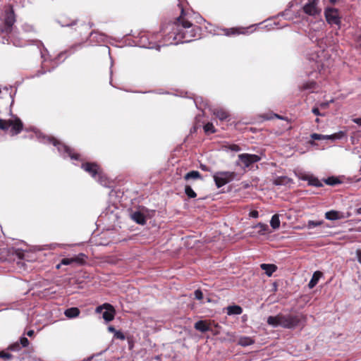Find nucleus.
Listing matches in <instances>:
<instances>
[{
    "label": "nucleus",
    "instance_id": "nucleus-1",
    "mask_svg": "<svg viewBox=\"0 0 361 361\" xmlns=\"http://www.w3.org/2000/svg\"><path fill=\"white\" fill-rule=\"evenodd\" d=\"M188 18L184 9L181 8L180 15L173 22L164 25L161 29V35L163 39V45L178 44L179 34L184 32L185 29L182 27L185 22H188Z\"/></svg>",
    "mask_w": 361,
    "mask_h": 361
},
{
    "label": "nucleus",
    "instance_id": "nucleus-2",
    "mask_svg": "<svg viewBox=\"0 0 361 361\" xmlns=\"http://www.w3.org/2000/svg\"><path fill=\"white\" fill-rule=\"evenodd\" d=\"M304 318L302 314H283L279 313L276 316H269L267 322L273 327L281 326L284 329H292L297 327Z\"/></svg>",
    "mask_w": 361,
    "mask_h": 361
},
{
    "label": "nucleus",
    "instance_id": "nucleus-3",
    "mask_svg": "<svg viewBox=\"0 0 361 361\" xmlns=\"http://www.w3.org/2000/svg\"><path fill=\"white\" fill-rule=\"evenodd\" d=\"M185 29V32L179 34L178 41L180 43L190 42L200 38L202 29L198 25L193 24L190 20L185 22L182 27Z\"/></svg>",
    "mask_w": 361,
    "mask_h": 361
},
{
    "label": "nucleus",
    "instance_id": "nucleus-4",
    "mask_svg": "<svg viewBox=\"0 0 361 361\" xmlns=\"http://www.w3.org/2000/svg\"><path fill=\"white\" fill-rule=\"evenodd\" d=\"M81 168L91 175L92 178L97 179L101 184L105 185L106 183L103 170L97 163L85 162L82 164Z\"/></svg>",
    "mask_w": 361,
    "mask_h": 361
},
{
    "label": "nucleus",
    "instance_id": "nucleus-5",
    "mask_svg": "<svg viewBox=\"0 0 361 361\" xmlns=\"http://www.w3.org/2000/svg\"><path fill=\"white\" fill-rule=\"evenodd\" d=\"M50 143H51L54 146L57 147V149L59 152L63 154H66L71 159L74 160H79L80 155V154L75 152L73 149L70 147L61 143L57 139L54 137H51L49 139Z\"/></svg>",
    "mask_w": 361,
    "mask_h": 361
},
{
    "label": "nucleus",
    "instance_id": "nucleus-6",
    "mask_svg": "<svg viewBox=\"0 0 361 361\" xmlns=\"http://www.w3.org/2000/svg\"><path fill=\"white\" fill-rule=\"evenodd\" d=\"M236 173L233 171H218L214 176V180L218 188L230 183L235 178Z\"/></svg>",
    "mask_w": 361,
    "mask_h": 361
},
{
    "label": "nucleus",
    "instance_id": "nucleus-7",
    "mask_svg": "<svg viewBox=\"0 0 361 361\" xmlns=\"http://www.w3.org/2000/svg\"><path fill=\"white\" fill-rule=\"evenodd\" d=\"M238 157V161L236 162V165L241 166L242 164L243 169L248 168L261 160V157L259 155L247 153L240 154Z\"/></svg>",
    "mask_w": 361,
    "mask_h": 361
},
{
    "label": "nucleus",
    "instance_id": "nucleus-8",
    "mask_svg": "<svg viewBox=\"0 0 361 361\" xmlns=\"http://www.w3.org/2000/svg\"><path fill=\"white\" fill-rule=\"evenodd\" d=\"M11 255H16L19 259L24 258L25 253L20 250H15L13 248H0V261H10L12 259Z\"/></svg>",
    "mask_w": 361,
    "mask_h": 361
},
{
    "label": "nucleus",
    "instance_id": "nucleus-9",
    "mask_svg": "<svg viewBox=\"0 0 361 361\" xmlns=\"http://www.w3.org/2000/svg\"><path fill=\"white\" fill-rule=\"evenodd\" d=\"M325 18L327 23L330 25H338V27L341 26V16H339V11L335 8H327L324 11Z\"/></svg>",
    "mask_w": 361,
    "mask_h": 361
},
{
    "label": "nucleus",
    "instance_id": "nucleus-10",
    "mask_svg": "<svg viewBox=\"0 0 361 361\" xmlns=\"http://www.w3.org/2000/svg\"><path fill=\"white\" fill-rule=\"evenodd\" d=\"M16 23V15L13 6H10L9 8L5 11L4 18V31L6 33H10L12 31V27Z\"/></svg>",
    "mask_w": 361,
    "mask_h": 361
},
{
    "label": "nucleus",
    "instance_id": "nucleus-11",
    "mask_svg": "<svg viewBox=\"0 0 361 361\" xmlns=\"http://www.w3.org/2000/svg\"><path fill=\"white\" fill-rule=\"evenodd\" d=\"M104 309H105L106 311L103 312V319L106 322L112 321L116 314L114 307L109 303H104L96 308V312L100 313Z\"/></svg>",
    "mask_w": 361,
    "mask_h": 361
},
{
    "label": "nucleus",
    "instance_id": "nucleus-12",
    "mask_svg": "<svg viewBox=\"0 0 361 361\" xmlns=\"http://www.w3.org/2000/svg\"><path fill=\"white\" fill-rule=\"evenodd\" d=\"M86 255L84 253H80L77 255H74L71 257H65L61 259V264L63 265H84L86 263L87 259Z\"/></svg>",
    "mask_w": 361,
    "mask_h": 361
},
{
    "label": "nucleus",
    "instance_id": "nucleus-13",
    "mask_svg": "<svg viewBox=\"0 0 361 361\" xmlns=\"http://www.w3.org/2000/svg\"><path fill=\"white\" fill-rule=\"evenodd\" d=\"M318 1L319 0H308V2L303 6V11L312 16L319 14L321 10L317 7Z\"/></svg>",
    "mask_w": 361,
    "mask_h": 361
},
{
    "label": "nucleus",
    "instance_id": "nucleus-14",
    "mask_svg": "<svg viewBox=\"0 0 361 361\" xmlns=\"http://www.w3.org/2000/svg\"><path fill=\"white\" fill-rule=\"evenodd\" d=\"M9 124L11 128V133L12 135L19 134L23 128V124L18 118L15 120H9Z\"/></svg>",
    "mask_w": 361,
    "mask_h": 361
},
{
    "label": "nucleus",
    "instance_id": "nucleus-15",
    "mask_svg": "<svg viewBox=\"0 0 361 361\" xmlns=\"http://www.w3.org/2000/svg\"><path fill=\"white\" fill-rule=\"evenodd\" d=\"M213 114L221 121L227 120L230 117L229 113L221 108L214 109Z\"/></svg>",
    "mask_w": 361,
    "mask_h": 361
},
{
    "label": "nucleus",
    "instance_id": "nucleus-16",
    "mask_svg": "<svg viewBox=\"0 0 361 361\" xmlns=\"http://www.w3.org/2000/svg\"><path fill=\"white\" fill-rule=\"evenodd\" d=\"M317 87V84L315 81H308L302 83L299 86V90L300 91H309L310 92H313L315 89Z\"/></svg>",
    "mask_w": 361,
    "mask_h": 361
},
{
    "label": "nucleus",
    "instance_id": "nucleus-17",
    "mask_svg": "<svg viewBox=\"0 0 361 361\" xmlns=\"http://www.w3.org/2000/svg\"><path fill=\"white\" fill-rule=\"evenodd\" d=\"M343 213L331 210L325 213V218L329 220H338L345 218Z\"/></svg>",
    "mask_w": 361,
    "mask_h": 361
},
{
    "label": "nucleus",
    "instance_id": "nucleus-18",
    "mask_svg": "<svg viewBox=\"0 0 361 361\" xmlns=\"http://www.w3.org/2000/svg\"><path fill=\"white\" fill-rule=\"evenodd\" d=\"M301 179L304 180H307L308 184L310 185L315 187H322L323 185L317 178L314 177L312 176L305 175L301 177Z\"/></svg>",
    "mask_w": 361,
    "mask_h": 361
},
{
    "label": "nucleus",
    "instance_id": "nucleus-19",
    "mask_svg": "<svg viewBox=\"0 0 361 361\" xmlns=\"http://www.w3.org/2000/svg\"><path fill=\"white\" fill-rule=\"evenodd\" d=\"M195 329L202 333L210 331L209 324L204 320H200L195 324Z\"/></svg>",
    "mask_w": 361,
    "mask_h": 361
},
{
    "label": "nucleus",
    "instance_id": "nucleus-20",
    "mask_svg": "<svg viewBox=\"0 0 361 361\" xmlns=\"http://www.w3.org/2000/svg\"><path fill=\"white\" fill-rule=\"evenodd\" d=\"M183 178L185 181H189L190 180H203L202 176L197 171H191L187 173L184 176Z\"/></svg>",
    "mask_w": 361,
    "mask_h": 361
},
{
    "label": "nucleus",
    "instance_id": "nucleus-21",
    "mask_svg": "<svg viewBox=\"0 0 361 361\" xmlns=\"http://www.w3.org/2000/svg\"><path fill=\"white\" fill-rule=\"evenodd\" d=\"M292 182V179L288 176H278L273 180V184L275 185H286Z\"/></svg>",
    "mask_w": 361,
    "mask_h": 361
},
{
    "label": "nucleus",
    "instance_id": "nucleus-22",
    "mask_svg": "<svg viewBox=\"0 0 361 361\" xmlns=\"http://www.w3.org/2000/svg\"><path fill=\"white\" fill-rule=\"evenodd\" d=\"M260 267L265 271L268 276H271L272 274L277 269V267L272 264H262Z\"/></svg>",
    "mask_w": 361,
    "mask_h": 361
},
{
    "label": "nucleus",
    "instance_id": "nucleus-23",
    "mask_svg": "<svg viewBox=\"0 0 361 361\" xmlns=\"http://www.w3.org/2000/svg\"><path fill=\"white\" fill-rule=\"evenodd\" d=\"M80 313V311L78 307L68 308L64 312L65 316L69 319H73L78 317Z\"/></svg>",
    "mask_w": 361,
    "mask_h": 361
},
{
    "label": "nucleus",
    "instance_id": "nucleus-24",
    "mask_svg": "<svg viewBox=\"0 0 361 361\" xmlns=\"http://www.w3.org/2000/svg\"><path fill=\"white\" fill-rule=\"evenodd\" d=\"M132 219L133 221H135L136 223L144 225L146 223V219L145 215L140 212H135L132 214Z\"/></svg>",
    "mask_w": 361,
    "mask_h": 361
},
{
    "label": "nucleus",
    "instance_id": "nucleus-25",
    "mask_svg": "<svg viewBox=\"0 0 361 361\" xmlns=\"http://www.w3.org/2000/svg\"><path fill=\"white\" fill-rule=\"evenodd\" d=\"M243 312V309L239 305H231L227 307V314L228 315H238Z\"/></svg>",
    "mask_w": 361,
    "mask_h": 361
},
{
    "label": "nucleus",
    "instance_id": "nucleus-26",
    "mask_svg": "<svg viewBox=\"0 0 361 361\" xmlns=\"http://www.w3.org/2000/svg\"><path fill=\"white\" fill-rule=\"evenodd\" d=\"M322 273L321 271H315L313 274V276H312L310 281L309 282L308 286L310 288H314L318 283V281H319V278L322 276Z\"/></svg>",
    "mask_w": 361,
    "mask_h": 361
},
{
    "label": "nucleus",
    "instance_id": "nucleus-27",
    "mask_svg": "<svg viewBox=\"0 0 361 361\" xmlns=\"http://www.w3.org/2000/svg\"><path fill=\"white\" fill-rule=\"evenodd\" d=\"M336 134L331 135H323L317 133H312L311 135V138L314 140H329V139H335L337 138Z\"/></svg>",
    "mask_w": 361,
    "mask_h": 361
},
{
    "label": "nucleus",
    "instance_id": "nucleus-28",
    "mask_svg": "<svg viewBox=\"0 0 361 361\" xmlns=\"http://www.w3.org/2000/svg\"><path fill=\"white\" fill-rule=\"evenodd\" d=\"M222 30L224 34L226 36L238 35L243 33V32L240 31V29L236 27L224 28Z\"/></svg>",
    "mask_w": 361,
    "mask_h": 361
},
{
    "label": "nucleus",
    "instance_id": "nucleus-29",
    "mask_svg": "<svg viewBox=\"0 0 361 361\" xmlns=\"http://www.w3.org/2000/svg\"><path fill=\"white\" fill-rule=\"evenodd\" d=\"M271 226L274 229H277L280 226V219L278 214H274L272 216L271 219L270 221Z\"/></svg>",
    "mask_w": 361,
    "mask_h": 361
},
{
    "label": "nucleus",
    "instance_id": "nucleus-30",
    "mask_svg": "<svg viewBox=\"0 0 361 361\" xmlns=\"http://www.w3.org/2000/svg\"><path fill=\"white\" fill-rule=\"evenodd\" d=\"M238 343L242 346H248L254 343V341L250 337H241Z\"/></svg>",
    "mask_w": 361,
    "mask_h": 361
},
{
    "label": "nucleus",
    "instance_id": "nucleus-31",
    "mask_svg": "<svg viewBox=\"0 0 361 361\" xmlns=\"http://www.w3.org/2000/svg\"><path fill=\"white\" fill-rule=\"evenodd\" d=\"M185 193L188 198H195L197 193L192 190L190 185H185Z\"/></svg>",
    "mask_w": 361,
    "mask_h": 361
},
{
    "label": "nucleus",
    "instance_id": "nucleus-32",
    "mask_svg": "<svg viewBox=\"0 0 361 361\" xmlns=\"http://www.w3.org/2000/svg\"><path fill=\"white\" fill-rule=\"evenodd\" d=\"M324 182L326 184L329 185H336L341 183L338 178L334 176L327 178L326 179L324 180Z\"/></svg>",
    "mask_w": 361,
    "mask_h": 361
},
{
    "label": "nucleus",
    "instance_id": "nucleus-33",
    "mask_svg": "<svg viewBox=\"0 0 361 361\" xmlns=\"http://www.w3.org/2000/svg\"><path fill=\"white\" fill-rule=\"evenodd\" d=\"M255 227L259 228L258 231L259 235H264L269 231L268 225L263 223H259Z\"/></svg>",
    "mask_w": 361,
    "mask_h": 361
},
{
    "label": "nucleus",
    "instance_id": "nucleus-34",
    "mask_svg": "<svg viewBox=\"0 0 361 361\" xmlns=\"http://www.w3.org/2000/svg\"><path fill=\"white\" fill-rule=\"evenodd\" d=\"M203 128H204L205 133H207V134L216 133V129L212 123L209 122V123H206L204 126Z\"/></svg>",
    "mask_w": 361,
    "mask_h": 361
},
{
    "label": "nucleus",
    "instance_id": "nucleus-35",
    "mask_svg": "<svg viewBox=\"0 0 361 361\" xmlns=\"http://www.w3.org/2000/svg\"><path fill=\"white\" fill-rule=\"evenodd\" d=\"M10 128L9 120H4L0 118V129L7 130Z\"/></svg>",
    "mask_w": 361,
    "mask_h": 361
},
{
    "label": "nucleus",
    "instance_id": "nucleus-36",
    "mask_svg": "<svg viewBox=\"0 0 361 361\" xmlns=\"http://www.w3.org/2000/svg\"><path fill=\"white\" fill-rule=\"evenodd\" d=\"M323 224L322 221H312L310 220L307 223V227L309 228H314L319 226H321Z\"/></svg>",
    "mask_w": 361,
    "mask_h": 361
},
{
    "label": "nucleus",
    "instance_id": "nucleus-37",
    "mask_svg": "<svg viewBox=\"0 0 361 361\" xmlns=\"http://www.w3.org/2000/svg\"><path fill=\"white\" fill-rule=\"evenodd\" d=\"M21 346L18 342H16L10 345L8 350L11 351H19L21 349Z\"/></svg>",
    "mask_w": 361,
    "mask_h": 361
},
{
    "label": "nucleus",
    "instance_id": "nucleus-38",
    "mask_svg": "<svg viewBox=\"0 0 361 361\" xmlns=\"http://www.w3.org/2000/svg\"><path fill=\"white\" fill-rule=\"evenodd\" d=\"M18 343H20V346L23 348L27 347L30 344L28 339L25 336L20 337Z\"/></svg>",
    "mask_w": 361,
    "mask_h": 361
},
{
    "label": "nucleus",
    "instance_id": "nucleus-39",
    "mask_svg": "<svg viewBox=\"0 0 361 361\" xmlns=\"http://www.w3.org/2000/svg\"><path fill=\"white\" fill-rule=\"evenodd\" d=\"M0 357L5 359V360H9L13 357V355L9 353L2 350L0 352Z\"/></svg>",
    "mask_w": 361,
    "mask_h": 361
},
{
    "label": "nucleus",
    "instance_id": "nucleus-40",
    "mask_svg": "<svg viewBox=\"0 0 361 361\" xmlns=\"http://www.w3.org/2000/svg\"><path fill=\"white\" fill-rule=\"evenodd\" d=\"M114 337L122 341L126 339L124 334L121 331H116L114 334Z\"/></svg>",
    "mask_w": 361,
    "mask_h": 361
},
{
    "label": "nucleus",
    "instance_id": "nucleus-41",
    "mask_svg": "<svg viewBox=\"0 0 361 361\" xmlns=\"http://www.w3.org/2000/svg\"><path fill=\"white\" fill-rule=\"evenodd\" d=\"M97 35L99 37V40L100 41H103L104 40V36L103 35L97 34V32H91L90 34V36L92 38V39H93Z\"/></svg>",
    "mask_w": 361,
    "mask_h": 361
},
{
    "label": "nucleus",
    "instance_id": "nucleus-42",
    "mask_svg": "<svg viewBox=\"0 0 361 361\" xmlns=\"http://www.w3.org/2000/svg\"><path fill=\"white\" fill-rule=\"evenodd\" d=\"M195 297L197 300H202L203 298V293L202 292L197 289L195 291Z\"/></svg>",
    "mask_w": 361,
    "mask_h": 361
},
{
    "label": "nucleus",
    "instance_id": "nucleus-43",
    "mask_svg": "<svg viewBox=\"0 0 361 361\" xmlns=\"http://www.w3.org/2000/svg\"><path fill=\"white\" fill-rule=\"evenodd\" d=\"M312 112L316 116H324V114L320 113L318 107H313L312 109Z\"/></svg>",
    "mask_w": 361,
    "mask_h": 361
},
{
    "label": "nucleus",
    "instance_id": "nucleus-44",
    "mask_svg": "<svg viewBox=\"0 0 361 361\" xmlns=\"http://www.w3.org/2000/svg\"><path fill=\"white\" fill-rule=\"evenodd\" d=\"M316 65H317V70L319 73H321V72H322V71H323V70H324V64H323V63H320L319 61H317V62H316Z\"/></svg>",
    "mask_w": 361,
    "mask_h": 361
},
{
    "label": "nucleus",
    "instance_id": "nucleus-45",
    "mask_svg": "<svg viewBox=\"0 0 361 361\" xmlns=\"http://www.w3.org/2000/svg\"><path fill=\"white\" fill-rule=\"evenodd\" d=\"M329 102H322L319 104V106L321 109H326L329 107Z\"/></svg>",
    "mask_w": 361,
    "mask_h": 361
},
{
    "label": "nucleus",
    "instance_id": "nucleus-46",
    "mask_svg": "<svg viewBox=\"0 0 361 361\" xmlns=\"http://www.w3.org/2000/svg\"><path fill=\"white\" fill-rule=\"evenodd\" d=\"M250 216L252 218H257L259 216V212L257 210L251 211Z\"/></svg>",
    "mask_w": 361,
    "mask_h": 361
},
{
    "label": "nucleus",
    "instance_id": "nucleus-47",
    "mask_svg": "<svg viewBox=\"0 0 361 361\" xmlns=\"http://www.w3.org/2000/svg\"><path fill=\"white\" fill-rule=\"evenodd\" d=\"M356 255H357V261L359 262V263L361 264V250L360 249H357L356 250Z\"/></svg>",
    "mask_w": 361,
    "mask_h": 361
},
{
    "label": "nucleus",
    "instance_id": "nucleus-48",
    "mask_svg": "<svg viewBox=\"0 0 361 361\" xmlns=\"http://www.w3.org/2000/svg\"><path fill=\"white\" fill-rule=\"evenodd\" d=\"M231 149L233 151H239L240 149V147L237 145H232L231 146Z\"/></svg>",
    "mask_w": 361,
    "mask_h": 361
},
{
    "label": "nucleus",
    "instance_id": "nucleus-49",
    "mask_svg": "<svg viewBox=\"0 0 361 361\" xmlns=\"http://www.w3.org/2000/svg\"><path fill=\"white\" fill-rule=\"evenodd\" d=\"M200 169L204 171H209V168L208 166H207L206 165H204V164H201L200 165Z\"/></svg>",
    "mask_w": 361,
    "mask_h": 361
},
{
    "label": "nucleus",
    "instance_id": "nucleus-50",
    "mask_svg": "<svg viewBox=\"0 0 361 361\" xmlns=\"http://www.w3.org/2000/svg\"><path fill=\"white\" fill-rule=\"evenodd\" d=\"M35 334V331L33 330H29L27 332V335L30 337H32Z\"/></svg>",
    "mask_w": 361,
    "mask_h": 361
},
{
    "label": "nucleus",
    "instance_id": "nucleus-51",
    "mask_svg": "<svg viewBox=\"0 0 361 361\" xmlns=\"http://www.w3.org/2000/svg\"><path fill=\"white\" fill-rule=\"evenodd\" d=\"M353 121H354L355 123H357V124H358V125L361 126V117H360V118H357L354 119V120H353Z\"/></svg>",
    "mask_w": 361,
    "mask_h": 361
},
{
    "label": "nucleus",
    "instance_id": "nucleus-52",
    "mask_svg": "<svg viewBox=\"0 0 361 361\" xmlns=\"http://www.w3.org/2000/svg\"><path fill=\"white\" fill-rule=\"evenodd\" d=\"M108 329H109V331L110 332H112V333H114V334L117 331L114 326H109Z\"/></svg>",
    "mask_w": 361,
    "mask_h": 361
},
{
    "label": "nucleus",
    "instance_id": "nucleus-53",
    "mask_svg": "<svg viewBox=\"0 0 361 361\" xmlns=\"http://www.w3.org/2000/svg\"><path fill=\"white\" fill-rule=\"evenodd\" d=\"M356 214H361V207L358 208V209L356 210Z\"/></svg>",
    "mask_w": 361,
    "mask_h": 361
},
{
    "label": "nucleus",
    "instance_id": "nucleus-54",
    "mask_svg": "<svg viewBox=\"0 0 361 361\" xmlns=\"http://www.w3.org/2000/svg\"><path fill=\"white\" fill-rule=\"evenodd\" d=\"M338 0H329V1L333 4H334Z\"/></svg>",
    "mask_w": 361,
    "mask_h": 361
},
{
    "label": "nucleus",
    "instance_id": "nucleus-55",
    "mask_svg": "<svg viewBox=\"0 0 361 361\" xmlns=\"http://www.w3.org/2000/svg\"><path fill=\"white\" fill-rule=\"evenodd\" d=\"M61 265H63V264H61V262H60V264H57V265H56V269H59V268L61 267Z\"/></svg>",
    "mask_w": 361,
    "mask_h": 361
},
{
    "label": "nucleus",
    "instance_id": "nucleus-56",
    "mask_svg": "<svg viewBox=\"0 0 361 361\" xmlns=\"http://www.w3.org/2000/svg\"><path fill=\"white\" fill-rule=\"evenodd\" d=\"M276 116L278 117L279 118H281L282 119V117H281V116H278L276 114Z\"/></svg>",
    "mask_w": 361,
    "mask_h": 361
},
{
    "label": "nucleus",
    "instance_id": "nucleus-57",
    "mask_svg": "<svg viewBox=\"0 0 361 361\" xmlns=\"http://www.w3.org/2000/svg\"><path fill=\"white\" fill-rule=\"evenodd\" d=\"M315 121H316L317 123H318V122L319 121V118H316Z\"/></svg>",
    "mask_w": 361,
    "mask_h": 361
},
{
    "label": "nucleus",
    "instance_id": "nucleus-58",
    "mask_svg": "<svg viewBox=\"0 0 361 361\" xmlns=\"http://www.w3.org/2000/svg\"><path fill=\"white\" fill-rule=\"evenodd\" d=\"M350 213H348V215L346 216V217H349L350 216Z\"/></svg>",
    "mask_w": 361,
    "mask_h": 361
}]
</instances>
